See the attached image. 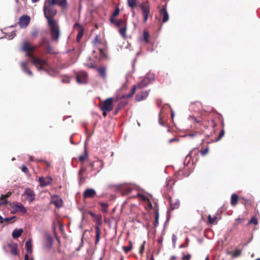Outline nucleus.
Returning a JSON list of instances; mask_svg holds the SVG:
<instances>
[{
    "mask_svg": "<svg viewBox=\"0 0 260 260\" xmlns=\"http://www.w3.org/2000/svg\"><path fill=\"white\" fill-rule=\"evenodd\" d=\"M24 260H34L32 258L29 257L28 255L26 254L24 257Z\"/></svg>",
    "mask_w": 260,
    "mask_h": 260,
    "instance_id": "3c124183",
    "label": "nucleus"
},
{
    "mask_svg": "<svg viewBox=\"0 0 260 260\" xmlns=\"http://www.w3.org/2000/svg\"><path fill=\"white\" fill-rule=\"evenodd\" d=\"M100 205L102 208V211L104 212H107V208L109 205L106 203H100Z\"/></svg>",
    "mask_w": 260,
    "mask_h": 260,
    "instance_id": "cd10ccee",
    "label": "nucleus"
},
{
    "mask_svg": "<svg viewBox=\"0 0 260 260\" xmlns=\"http://www.w3.org/2000/svg\"><path fill=\"white\" fill-rule=\"evenodd\" d=\"M4 222V218L0 215V223H3Z\"/></svg>",
    "mask_w": 260,
    "mask_h": 260,
    "instance_id": "bf43d9fd",
    "label": "nucleus"
},
{
    "mask_svg": "<svg viewBox=\"0 0 260 260\" xmlns=\"http://www.w3.org/2000/svg\"><path fill=\"white\" fill-rule=\"evenodd\" d=\"M143 14H149L150 8L148 1L141 3L139 5Z\"/></svg>",
    "mask_w": 260,
    "mask_h": 260,
    "instance_id": "6e6552de",
    "label": "nucleus"
},
{
    "mask_svg": "<svg viewBox=\"0 0 260 260\" xmlns=\"http://www.w3.org/2000/svg\"><path fill=\"white\" fill-rule=\"evenodd\" d=\"M87 74L85 72H81L76 76L77 82L79 84H83L87 82Z\"/></svg>",
    "mask_w": 260,
    "mask_h": 260,
    "instance_id": "1a4fd4ad",
    "label": "nucleus"
},
{
    "mask_svg": "<svg viewBox=\"0 0 260 260\" xmlns=\"http://www.w3.org/2000/svg\"><path fill=\"white\" fill-rule=\"evenodd\" d=\"M171 115H172V117L173 118L174 116V112L173 111H172Z\"/></svg>",
    "mask_w": 260,
    "mask_h": 260,
    "instance_id": "680f3d73",
    "label": "nucleus"
},
{
    "mask_svg": "<svg viewBox=\"0 0 260 260\" xmlns=\"http://www.w3.org/2000/svg\"><path fill=\"white\" fill-rule=\"evenodd\" d=\"M122 248L125 253H127L132 249V247L131 246H123L122 247Z\"/></svg>",
    "mask_w": 260,
    "mask_h": 260,
    "instance_id": "58836bf2",
    "label": "nucleus"
},
{
    "mask_svg": "<svg viewBox=\"0 0 260 260\" xmlns=\"http://www.w3.org/2000/svg\"><path fill=\"white\" fill-rule=\"evenodd\" d=\"M38 181L41 187H45L51 183L52 179L50 177L44 178L43 177H40Z\"/></svg>",
    "mask_w": 260,
    "mask_h": 260,
    "instance_id": "f8f14e48",
    "label": "nucleus"
},
{
    "mask_svg": "<svg viewBox=\"0 0 260 260\" xmlns=\"http://www.w3.org/2000/svg\"><path fill=\"white\" fill-rule=\"evenodd\" d=\"M251 223H253L255 225H256L258 223V221L255 218L252 217L249 221L248 224H250Z\"/></svg>",
    "mask_w": 260,
    "mask_h": 260,
    "instance_id": "473e14b6",
    "label": "nucleus"
},
{
    "mask_svg": "<svg viewBox=\"0 0 260 260\" xmlns=\"http://www.w3.org/2000/svg\"><path fill=\"white\" fill-rule=\"evenodd\" d=\"M216 219H217V217H216V216L212 218V217L210 215H209L208 216V220L210 223H213L215 221Z\"/></svg>",
    "mask_w": 260,
    "mask_h": 260,
    "instance_id": "7c9ffc66",
    "label": "nucleus"
},
{
    "mask_svg": "<svg viewBox=\"0 0 260 260\" xmlns=\"http://www.w3.org/2000/svg\"><path fill=\"white\" fill-rule=\"evenodd\" d=\"M21 170L22 172L26 173L28 171V169H27V168L25 166L23 165L22 167Z\"/></svg>",
    "mask_w": 260,
    "mask_h": 260,
    "instance_id": "09e8293b",
    "label": "nucleus"
},
{
    "mask_svg": "<svg viewBox=\"0 0 260 260\" xmlns=\"http://www.w3.org/2000/svg\"><path fill=\"white\" fill-rule=\"evenodd\" d=\"M14 218V217H13L12 218H4V221H9L11 220Z\"/></svg>",
    "mask_w": 260,
    "mask_h": 260,
    "instance_id": "6e6d98bb",
    "label": "nucleus"
},
{
    "mask_svg": "<svg viewBox=\"0 0 260 260\" xmlns=\"http://www.w3.org/2000/svg\"><path fill=\"white\" fill-rule=\"evenodd\" d=\"M149 34L148 32L146 31H144L143 33V40L146 42V43H149Z\"/></svg>",
    "mask_w": 260,
    "mask_h": 260,
    "instance_id": "a878e982",
    "label": "nucleus"
},
{
    "mask_svg": "<svg viewBox=\"0 0 260 260\" xmlns=\"http://www.w3.org/2000/svg\"><path fill=\"white\" fill-rule=\"evenodd\" d=\"M7 203H8V202L6 200H5V198H4V197H3V196H2L1 200H0V206L4 205V204H7Z\"/></svg>",
    "mask_w": 260,
    "mask_h": 260,
    "instance_id": "c9c22d12",
    "label": "nucleus"
},
{
    "mask_svg": "<svg viewBox=\"0 0 260 260\" xmlns=\"http://www.w3.org/2000/svg\"><path fill=\"white\" fill-rule=\"evenodd\" d=\"M21 48L23 51L27 52L26 55L30 58L32 63L36 67L38 71H44L51 76H54L57 74V71L52 69L46 60L35 56L29 53L35 50L34 46H31L27 42H24Z\"/></svg>",
    "mask_w": 260,
    "mask_h": 260,
    "instance_id": "f257e3e1",
    "label": "nucleus"
},
{
    "mask_svg": "<svg viewBox=\"0 0 260 260\" xmlns=\"http://www.w3.org/2000/svg\"><path fill=\"white\" fill-rule=\"evenodd\" d=\"M241 253V252L240 250H237L235 251V252L233 253V256L234 257H237L239 255H240Z\"/></svg>",
    "mask_w": 260,
    "mask_h": 260,
    "instance_id": "4c0bfd02",
    "label": "nucleus"
},
{
    "mask_svg": "<svg viewBox=\"0 0 260 260\" xmlns=\"http://www.w3.org/2000/svg\"><path fill=\"white\" fill-rule=\"evenodd\" d=\"M172 181V179H167V181H166V186L167 187H168L169 186V183L170 182Z\"/></svg>",
    "mask_w": 260,
    "mask_h": 260,
    "instance_id": "4d7b16f0",
    "label": "nucleus"
},
{
    "mask_svg": "<svg viewBox=\"0 0 260 260\" xmlns=\"http://www.w3.org/2000/svg\"><path fill=\"white\" fill-rule=\"evenodd\" d=\"M191 257V255L190 254H188L187 255H184L183 254V256L182 257V260H190Z\"/></svg>",
    "mask_w": 260,
    "mask_h": 260,
    "instance_id": "f704fd0d",
    "label": "nucleus"
},
{
    "mask_svg": "<svg viewBox=\"0 0 260 260\" xmlns=\"http://www.w3.org/2000/svg\"><path fill=\"white\" fill-rule=\"evenodd\" d=\"M143 15L144 22H145L148 20L149 14H143Z\"/></svg>",
    "mask_w": 260,
    "mask_h": 260,
    "instance_id": "de8ad7c7",
    "label": "nucleus"
},
{
    "mask_svg": "<svg viewBox=\"0 0 260 260\" xmlns=\"http://www.w3.org/2000/svg\"><path fill=\"white\" fill-rule=\"evenodd\" d=\"M52 4H56L60 6L63 9L67 8V0H48Z\"/></svg>",
    "mask_w": 260,
    "mask_h": 260,
    "instance_id": "ddd939ff",
    "label": "nucleus"
},
{
    "mask_svg": "<svg viewBox=\"0 0 260 260\" xmlns=\"http://www.w3.org/2000/svg\"><path fill=\"white\" fill-rule=\"evenodd\" d=\"M92 43H93L94 45H96L100 43V40L98 39V36H96V37H95L94 39L93 40Z\"/></svg>",
    "mask_w": 260,
    "mask_h": 260,
    "instance_id": "e433bc0d",
    "label": "nucleus"
},
{
    "mask_svg": "<svg viewBox=\"0 0 260 260\" xmlns=\"http://www.w3.org/2000/svg\"><path fill=\"white\" fill-rule=\"evenodd\" d=\"M25 246L26 250L29 253H31L32 251L31 240L30 239L27 241L25 243Z\"/></svg>",
    "mask_w": 260,
    "mask_h": 260,
    "instance_id": "4be33fe9",
    "label": "nucleus"
},
{
    "mask_svg": "<svg viewBox=\"0 0 260 260\" xmlns=\"http://www.w3.org/2000/svg\"><path fill=\"white\" fill-rule=\"evenodd\" d=\"M49 43V41L45 37L42 38L41 42L40 43V45L41 46L47 45Z\"/></svg>",
    "mask_w": 260,
    "mask_h": 260,
    "instance_id": "bb28decb",
    "label": "nucleus"
},
{
    "mask_svg": "<svg viewBox=\"0 0 260 260\" xmlns=\"http://www.w3.org/2000/svg\"><path fill=\"white\" fill-rule=\"evenodd\" d=\"M29 160H30V161H32L33 160V157L31 156H30Z\"/></svg>",
    "mask_w": 260,
    "mask_h": 260,
    "instance_id": "e2e57ef3",
    "label": "nucleus"
},
{
    "mask_svg": "<svg viewBox=\"0 0 260 260\" xmlns=\"http://www.w3.org/2000/svg\"><path fill=\"white\" fill-rule=\"evenodd\" d=\"M138 196H140L144 201H147L148 200L147 198L145 196L141 195L140 194H138Z\"/></svg>",
    "mask_w": 260,
    "mask_h": 260,
    "instance_id": "864d4df0",
    "label": "nucleus"
},
{
    "mask_svg": "<svg viewBox=\"0 0 260 260\" xmlns=\"http://www.w3.org/2000/svg\"><path fill=\"white\" fill-rule=\"evenodd\" d=\"M119 13V9L117 8L115 10L114 12L113 13V17L117 16Z\"/></svg>",
    "mask_w": 260,
    "mask_h": 260,
    "instance_id": "a19ab883",
    "label": "nucleus"
},
{
    "mask_svg": "<svg viewBox=\"0 0 260 260\" xmlns=\"http://www.w3.org/2000/svg\"><path fill=\"white\" fill-rule=\"evenodd\" d=\"M158 215L156 214V217H155V223H154L155 226H156L157 224H158Z\"/></svg>",
    "mask_w": 260,
    "mask_h": 260,
    "instance_id": "603ef678",
    "label": "nucleus"
},
{
    "mask_svg": "<svg viewBox=\"0 0 260 260\" xmlns=\"http://www.w3.org/2000/svg\"><path fill=\"white\" fill-rule=\"evenodd\" d=\"M89 213L90 215H91L92 217H94V216H95L93 212H91V211L89 212V213Z\"/></svg>",
    "mask_w": 260,
    "mask_h": 260,
    "instance_id": "052dcab7",
    "label": "nucleus"
},
{
    "mask_svg": "<svg viewBox=\"0 0 260 260\" xmlns=\"http://www.w3.org/2000/svg\"><path fill=\"white\" fill-rule=\"evenodd\" d=\"M172 241L174 244H175L176 241V237L174 234L172 236Z\"/></svg>",
    "mask_w": 260,
    "mask_h": 260,
    "instance_id": "5fc2aeb1",
    "label": "nucleus"
},
{
    "mask_svg": "<svg viewBox=\"0 0 260 260\" xmlns=\"http://www.w3.org/2000/svg\"><path fill=\"white\" fill-rule=\"evenodd\" d=\"M149 94L148 91H143L138 93L136 96V100L138 102H140L146 99Z\"/></svg>",
    "mask_w": 260,
    "mask_h": 260,
    "instance_id": "4468645a",
    "label": "nucleus"
},
{
    "mask_svg": "<svg viewBox=\"0 0 260 260\" xmlns=\"http://www.w3.org/2000/svg\"><path fill=\"white\" fill-rule=\"evenodd\" d=\"M180 201L178 199H171L170 200V206L172 210L177 209L179 207Z\"/></svg>",
    "mask_w": 260,
    "mask_h": 260,
    "instance_id": "a211bd4d",
    "label": "nucleus"
},
{
    "mask_svg": "<svg viewBox=\"0 0 260 260\" xmlns=\"http://www.w3.org/2000/svg\"><path fill=\"white\" fill-rule=\"evenodd\" d=\"M150 260H154V258L153 256L152 255L151 256Z\"/></svg>",
    "mask_w": 260,
    "mask_h": 260,
    "instance_id": "69168bd1",
    "label": "nucleus"
},
{
    "mask_svg": "<svg viewBox=\"0 0 260 260\" xmlns=\"http://www.w3.org/2000/svg\"><path fill=\"white\" fill-rule=\"evenodd\" d=\"M178 141V140L176 138H173V139H171L169 140V143H171L172 142H173L174 141Z\"/></svg>",
    "mask_w": 260,
    "mask_h": 260,
    "instance_id": "13d9d810",
    "label": "nucleus"
},
{
    "mask_svg": "<svg viewBox=\"0 0 260 260\" xmlns=\"http://www.w3.org/2000/svg\"><path fill=\"white\" fill-rule=\"evenodd\" d=\"M51 203L54 204L57 208L61 207L62 206V199L57 195L52 196Z\"/></svg>",
    "mask_w": 260,
    "mask_h": 260,
    "instance_id": "0eeeda50",
    "label": "nucleus"
},
{
    "mask_svg": "<svg viewBox=\"0 0 260 260\" xmlns=\"http://www.w3.org/2000/svg\"><path fill=\"white\" fill-rule=\"evenodd\" d=\"M11 207L15 210V212L20 211L24 213L26 212V210L23 205L17 202H14L11 203Z\"/></svg>",
    "mask_w": 260,
    "mask_h": 260,
    "instance_id": "423d86ee",
    "label": "nucleus"
},
{
    "mask_svg": "<svg viewBox=\"0 0 260 260\" xmlns=\"http://www.w3.org/2000/svg\"><path fill=\"white\" fill-rule=\"evenodd\" d=\"M145 242H144L143 244L141 246L140 249V253L142 254L144 249V245H145Z\"/></svg>",
    "mask_w": 260,
    "mask_h": 260,
    "instance_id": "49530a36",
    "label": "nucleus"
},
{
    "mask_svg": "<svg viewBox=\"0 0 260 260\" xmlns=\"http://www.w3.org/2000/svg\"><path fill=\"white\" fill-rule=\"evenodd\" d=\"M208 150H209L208 148H206L204 150L201 151V155L203 156L205 155L207 153V152H208Z\"/></svg>",
    "mask_w": 260,
    "mask_h": 260,
    "instance_id": "c03bdc74",
    "label": "nucleus"
},
{
    "mask_svg": "<svg viewBox=\"0 0 260 260\" xmlns=\"http://www.w3.org/2000/svg\"><path fill=\"white\" fill-rule=\"evenodd\" d=\"M24 194L27 197V198L30 202H32L35 200V194L34 191L29 188H27L24 192Z\"/></svg>",
    "mask_w": 260,
    "mask_h": 260,
    "instance_id": "9d476101",
    "label": "nucleus"
},
{
    "mask_svg": "<svg viewBox=\"0 0 260 260\" xmlns=\"http://www.w3.org/2000/svg\"><path fill=\"white\" fill-rule=\"evenodd\" d=\"M122 27L119 28V32L120 34L123 37H126V26L125 24L121 25Z\"/></svg>",
    "mask_w": 260,
    "mask_h": 260,
    "instance_id": "5701e85b",
    "label": "nucleus"
},
{
    "mask_svg": "<svg viewBox=\"0 0 260 260\" xmlns=\"http://www.w3.org/2000/svg\"><path fill=\"white\" fill-rule=\"evenodd\" d=\"M160 13L163 17L162 22H167L169 20V14L167 11V9L166 8V7H164L160 10Z\"/></svg>",
    "mask_w": 260,
    "mask_h": 260,
    "instance_id": "dca6fc26",
    "label": "nucleus"
},
{
    "mask_svg": "<svg viewBox=\"0 0 260 260\" xmlns=\"http://www.w3.org/2000/svg\"><path fill=\"white\" fill-rule=\"evenodd\" d=\"M11 194V192H7L5 195H2V196H3V197H4V198H9Z\"/></svg>",
    "mask_w": 260,
    "mask_h": 260,
    "instance_id": "8fccbe9b",
    "label": "nucleus"
},
{
    "mask_svg": "<svg viewBox=\"0 0 260 260\" xmlns=\"http://www.w3.org/2000/svg\"><path fill=\"white\" fill-rule=\"evenodd\" d=\"M54 5L48 0L45 3L43 11L50 29L52 40L57 41L60 36V30L58 23L52 18L57 13Z\"/></svg>",
    "mask_w": 260,
    "mask_h": 260,
    "instance_id": "f03ea898",
    "label": "nucleus"
},
{
    "mask_svg": "<svg viewBox=\"0 0 260 260\" xmlns=\"http://www.w3.org/2000/svg\"><path fill=\"white\" fill-rule=\"evenodd\" d=\"M83 35V30L80 29L79 31L78 34L77 36V41L78 42H79L80 39L82 37Z\"/></svg>",
    "mask_w": 260,
    "mask_h": 260,
    "instance_id": "c85d7f7f",
    "label": "nucleus"
},
{
    "mask_svg": "<svg viewBox=\"0 0 260 260\" xmlns=\"http://www.w3.org/2000/svg\"><path fill=\"white\" fill-rule=\"evenodd\" d=\"M113 99L110 98L105 100L101 105V109L105 116L107 112L111 111L113 109Z\"/></svg>",
    "mask_w": 260,
    "mask_h": 260,
    "instance_id": "20e7f679",
    "label": "nucleus"
},
{
    "mask_svg": "<svg viewBox=\"0 0 260 260\" xmlns=\"http://www.w3.org/2000/svg\"><path fill=\"white\" fill-rule=\"evenodd\" d=\"M98 50H99V52L100 54V57L102 58H105L106 57V54L105 53L104 50L101 48H99Z\"/></svg>",
    "mask_w": 260,
    "mask_h": 260,
    "instance_id": "c756f323",
    "label": "nucleus"
},
{
    "mask_svg": "<svg viewBox=\"0 0 260 260\" xmlns=\"http://www.w3.org/2000/svg\"><path fill=\"white\" fill-rule=\"evenodd\" d=\"M98 72L100 74V75L103 77L105 78L106 77V69L104 67H101L98 69Z\"/></svg>",
    "mask_w": 260,
    "mask_h": 260,
    "instance_id": "393cba45",
    "label": "nucleus"
},
{
    "mask_svg": "<svg viewBox=\"0 0 260 260\" xmlns=\"http://www.w3.org/2000/svg\"><path fill=\"white\" fill-rule=\"evenodd\" d=\"M96 194L95 190L93 188H87L83 193L84 198H92Z\"/></svg>",
    "mask_w": 260,
    "mask_h": 260,
    "instance_id": "9b49d317",
    "label": "nucleus"
},
{
    "mask_svg": "<svg viewBox=\"0 0 260 260\" xmlns=\"http://www.w3.org/2000/svg\"><path fill=\"white\" fill-rule=\"evenodd\" d=\"M69 82V79H66V80H62V82Z\"/></svg>",
    "mask_w": 260,
    "mask_h": 260,
    "instance_id": "0e129e2a",
    "label": "nucleus"
},
{
    "mask_svg": "<svg viewBox=\"0 0 260 260\" xmlns=\"http://www.w3.org/2000/svg\"><path fill=\"white\" fill-rule=\"evenodd\" d=\"M224 134V130L222 129L220 132V134L217 138V141L219 140L223 136Z\"/></svg>",
    "mask_w": 260,
    "mask_h": 260,
    "instance_id": "79ce46f5",
    "label": "nucleus"
},
{
    "mask_svg": "<svg viewBox=\"0 0 260 260\" xmlns=\"http://www.w3.org/2000/svg\"><path fill=\"white\" fill-rule=\"evenodd\" d=\"M20 64H21V67L22 71L24 73L28 74L29 76H32V72L27 68V62H21L20 63Z\"/></svg>",
    "mask_w": 260,
    "mask_h": 260,
    "instance_id": "2eb2a0df",
    "label": "nucleus"
},
{
    "mask_svg": "<svg viewBox=\"0 0 260 260\" xmlns=\"http://www.w3.org/2000/svg\"><path fill=\"white\" fill-rule=\"evenodd\" d=\"M30 18L27 15H23L19 18V25L22 28H25L29 24Z\"/></svg>",
    "mask_w": 260,
    "mask_h": 260,
    "instance_id": "39448f33",
    "label": "nucleus"
},
{
    "mask_svg": "<svg viewBox=\"0 0 260 260\" xmlns=\"http://www.w3.org/2000/svg\"><path fill=\"white\" fill-rule=\"evenodd\" d=\"M110 21L112 23L115 24L116 25H117L118 27L121 26L123 24H124V22L121 19H118L116 20L113 17H112L110 18Z\"/></svg>",
    "mask_w": 260,
    "mask_h": 260,
    "instance_id": "aec40b11",
    "label": "nucleus"
},
{
    "mask_svg": "<svg viewBox=\"0 0 260 260\" xmlns=\"http://www.w3.org/2000/svg\"><path fill=\"white\" fill-rule=\"evenodd\" d=\"M16 36V34L14 31L11 32V35L8 36V39L9 40L12 39Z\"/></svg>",
    "mask_w": 260,
    "mask_h": 260,
    "instance_id": "a18cd8bd",
    "label": "nucleus"
},
{
    "mask_svg": "<svg viewBox=\"0 0 260 260\" xmlns=\"http://www.w3.org/2000/svg\"><path fill=\"white\" fill-rule=\"evenodd\" d=\"M154 78V75L152 74H148L147 76L142 79L136 85H134L129 94H125L122 96L123 98H129L132 96L136 92L137 88H143L149 84Z\"/></svg>",
    "mask_w": 260,
    "mask_h": 260,
    "instance_id": "7ed1b4c3",
    "label": "nucleus"
},
{
    "mask_svg": "<svg viewBox=\"0 0 260 260\" xmlns=\"http://www.w3.org/2000/svg\"><path fill=\"white\" fill-rule=\"evenodd\" d=\"M46 48L49 53H51L53 52V48L51 46L50 43L48 44H47V45H46Z\"/></svg>",
    "mask_w": 260,
    "mask_h": 260,
    "instance_id": "2f4dec72",
    "label": "nucleus"
},
{
    "mask_svg": "<svg viewBox=\"0 0 260 260\" xmlns=\"http://www.w3.org/2000/svg\"><path fill=\"white\" fill-rule=\"evenodd\" d=\"M87 156V154H85V155H80L79 156V160L80 161H83L84 160V159H85V158Z\"/></svg>",
    "mask_w": 260,
    "mask_h": 260,
    "instance_id": "37998d69",
    "label": "nucleus"
},
{
    "mask_svg": "<svg viewBox=\"0 0 260 260\" xmlns=\"http://www.w3.org/2000/svg\"><path fill=\"white\" fill-rule=\"evenodd\" d=\"M23 233L22 229H15L12 232V236L14 238H17L20 237Z\"/></svg>",
    "mask_w": 260,
    "mask_h": 260,
    "instance_id": "6ab92c4d",
    "label": "nucleus"
},
{
    "mask_svg": "<svg viewBox=\"0 0 260 260\" xmlns=\"http://www.w3.org/2000/svg\"><path fill=\"white\" fill-rule=\"evenodd\" d=\"M79 26V24H78L76 23V24L74 25V27H76V26Z\"/></svg>",
    "mask_w": 260,
    "mask_h": 260,
    "instance_id": "774afa93",
    "label": "nucleus"
},
{
    "mask_svg": "<svg viewBox=\"0 0 260 260\" xmlns=\"http://www.w3.org/2000/svg\"><path fill=\"white\" fill-rule=\"evenodd\" d=\"M238 196L236 193H234L231 196V204L232 206H235L238 203Z\"/></svg>",
    "mask_w": 260,
    "mask_h": 260,
    "instance_id": "412c9836",
    "label": "nucleus"
},
{
    "mask_svg": "<svg viewBox=\"0 0 260 260\" xmlns=\"http://www.w3.org/2000/svg\"><path fill=\"white\" fill-rule=\"evenodd\" d=\"M39 0H31L32 3H36L38 2Z\"/></svg>",
    "mask_w": 260,
    "mask_h": 260,
    "instance_id": "338daca9",
    "label": "nucleus"
},
{
    "mask_svg": "<svg viewBox=\"0 0 260 260\" xmlns=\"http://www.w3.org/2000/svg\"><path fill=\"white\" fill-rule=\"evenodd\" d=\"M127 2L128 7L133 9L135 8L137 4V0H127Z\"/></svg>",
    "mask_w": 260,
    "mask_h": 260,
    "instance_id": "b1692460",
    "label": "nucleus"
},
{
    "mask_svg": "<svg viewBox=\"0 0 260 260\" xmlns=\"http://www.w3.org/2000/svg\"><path fill=\"white\" fill-rule=\"evenodd\" d=\"M32 37L36 38L38 36V30L37 29H34L31 32Z\"/></svg>",
    "mask_w": 260,
    "mask_h": 260,
    "instance_id": "72a5a7b5",
    "label": "nucleus"
},
{
    "mask_svg": "<svg viewBox=\"0 0 260 260\" xmlns=\"http://www.w3.org/2000/svg\"><path fill=\"white\" fill-rule=\"evenodd\" d=\"M101 219H100V220H99L98 221V225H96L95 227V233H96V235H95V238H96L95 244H97L98 243V242H99V241L100 240V238L101 232H100V229L99 225L101 224Z\"/></svg>",
    "mask_w": 260,
    "mask_h": 260,
    "instance_id": "f3484780",
    "label": "nucleus"
},
{
    "mask_svg": "<svg viewBox=\"0 0 260 260\" xmlns=\"http://www.w3.org/2000/svg\"><path fill=\"white\" fill-rule=\"evenodd\" d=\"M11 253L14 255H17L18 254V252H17V248L16 247H13L12 249H11Z\"/></svg>",
    "mask_w": 260,
    "mask_h": 260,
    "instance_id": "ea45409f",
    "label": "nucleus"
}]
</instances>
